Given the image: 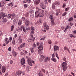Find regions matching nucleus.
<instances>
[{
  "label": "nucleus",
  "mask_w": 76,
  "mask_h": 76,
  "mask_svg": "<svg viewBox=\"0 0 76 76\" xmlns=\"http://www.w3.org/2000/svg\"><path fill=\"white\" fill-rule=\"evenodd\" d=\"M69 9H70V8H69V7H68L66 8L65 9L66 12H67V11H68V10H69Z\"/></svg>",
  "instance_id": "obj_53"
},
{
  "label": "nucleus",
  "mask_w": 76,
  "mask_h": 76,
  "mask_svg": "<svg viewBox=\"0 0 76 76\" xmlns=\"http://www.w3.org/2000/svg\"><path fill=\"white\" fill-rule=\"evenodd\" d=\"M45 27V28L47 30H48V29H49V26H48V25Z\"/></svg>",
  "instance_id": "obj_52"
},
{
  "label": "nucleus",
  "mask_w": 76,
  "mask_h": 76,
  "mask_svg": "<svg viewBox=\"0 0 76 76\" xmlns=\"http://www.w3.org/2000/svg\"><path fill=\"white\" fill-rule=\"evenodd\" d=\"M22 25V20H20L18 22V25L19 26Z\"/></svg>",
  "instance_id": "obj_26"
},
{
  "label": "nucleus",
  "mask_w": 76,
  "mask_h": 76,
  "mask_svg": "<svg viewBox=\"0 0 76 76\" xmlns=\"http://www.w3.org/2000/svg\"><path fill=\"white\" fill-rule=\"evenodd\" d=\"M51 59L52 60V61H54V62H56L57 61V60L56 59H55V58L53 57H52Z\"/></svg>",
  "instance_id": "obj_31"
},
{
  "label": "nucleus",
  "mask_w": 76,
  "mask_h": 76,
  "mask_svg": "<svg viewBox=\"0 0 76 76\" xmlns=\"http://www.w3.org/2000/svg\"><path fill=\"white\" fill-rule=\"evenodd\" d=\"M73 20V17H71L69 18L68 19V21L69 22H71L72 20Z\"/></svg>",
  "instance_id": "obj_28"
},
{
  "label": "nucleus",
  "mask_w": 76,
  "mask_h": 76,
  "mask_svg": "<svg viewBox=\"0 0 76 76\" xmlns=\"http://www.w3.org/2000/svg\"><path fill=\"white\" fill-rule=\"evenodd\" d=\"M21 64L22 65L24 64L25 62V58H23L20 61Z\"/></svg>",
  "instance_id": "obj_15"
},
{
  "label": "nucleus",
  "mask_w": 76,
  "mask_h": 76,
  "mask_svg": "<svg viewBox=\"0 0 76 76\" xmlns=\"http://www.w3.org/2000/svg\"><path fill=\"white\" fill-rule=\"evenodd\" d=\"M66 15H67V12H66L62 14V16H66Z\"/></svg>",
  "instance_id": "obj_35"
},
{
  "label": "nucleus",
  "mask_w": 76,
  "mask_h": 76,
  "mask_svg": "<svg viewBox=\"0 0 76 76\" xmlns=\"http://www.w3.org/2000/svg\"><path fill=\"white\" fill-rule=\"evenodd\" d=\"M69 35L71 38H76V36H74L72 34H69Z\"/></svg>",
  "instance_id": "obj_32"
},
{
  "label": "nucleus",
  "mask_w": 76,
  "mask_h": 76,
  "mask_svg": "<svg viewBox=\"0 0 76 76\" xmlns=\"http://www.w3.org/2000/svg\"><path fill=\"white\" fill-rule=\"evenodd\" d=\"M50 60V57H46L44 60V62H47L48 61Z\"/></svg>",
  "instance_id": "obj_17"
},
{
  "label": "nucleus",
  "mask_w": 76,
  "mask_h": 76,
  "mask_svg": "<svg viewBox=\"0 0 76 76\" xmlns=\"http://www.w3.org/2000/svg\"><path fill=\"white\" fill-rule=\"evenodd\" d=\"M54 17V15H50L49 18L51 20V22H52V23L53 25H54V21H53V18Z\"/></svg>",
  "instance_id": "obj_8"
},
{
  "label": "nucleus",
  "mask_w": 76,
  "mask_h": 76,
  "mask_svg": "<svg viewBox=\"0 0 76 76\" xmlns=\"http://www.w3.org/2000/svg\"><path fill=\"white\" fill-rule=\"evenodd\" d=\"M35 38L34 37H30V38L28 39V42H32L34 40H35Z\"/></svg>",
  "instance_id": "obj_7"
},
{
  "label": "nucleus",
  "mask_w": 76,
  "mask_h": 76,
  "mask_svg": "<svg viewBox=\"0 0 76 76\" xmlns=\"http://www.w3.org/2000/svg\"><path fill=\"white\" fill-rule=\"evenodd\" d=\"M48 25H47V22H45L43 24V26L44 27H45L46 26H47Z\"/></svg>",
  "instance_id": "obj_46"
},
{
  "label": "nucleus",
  "mask_w": 76,
  "mask_h": 76,
  "mask_svg": "<svg viewBox=\"0 0 76 76\" xmlns=\"http://www.w3.org/2000/svg\"><path fill=\"white\" fill-rule=\"evenodd\" d=\"M67 50L69 53H70V51L69 50V48H67Z\"/></svg>",
  "instance_id": "obj_62"
},
{
  "label": "nucleus",
  "mask_w": 76,
  "mask_h": 76,
  "mask_svg": "<svg viewBox=\"0 0 76 76\" xmlns=\"http://www.w3.org/2000/svg\"><path fill=\"white\" fill-rule=\"evenodd\" d=\"M29 13H34V11L32 10H30L29 11Z\"/></svg>",
  "instance_id": "obj_44"
},
{
  "label": "nucleus",
  "mask_w": 76,
  "mask_h": 76,
  "mask_svg": "<svg viewBox=\"0 0 76 76\" xmlns=\"http://www.w3.org/2000/svg\"><path fill=\"white\" fill-rule=\"evenodd\" d=\"M54 51H57V50H60L58 46L56 45L54 46Z\"/></svg>",
  "instance_id": "obj_16"
},
{
  "label": "nucleus",
  "mask_w": 76,
  "mask_h": 76,
  "mask_svg": "<svg viewBox=\"0 0 76 76\" xmlns=\"http://www.w3.org/2000/svg\"><path fill=\"white\" fill-rule=\"evenodd\" d=\"M17 23V21L16 20L14 19L13 20V23H14V24H15V25H16Z\"/></svg>",
  "instance_id": "obj_38"
},
{
  "label": "nucleus",
  "mask_w": 76,
  "mask_h": 76,
  "mask_svg": "<svg viewBox=\"0 0 76 76\" xmlns=\"http://www.w3.org/2000/svg\"><path fill=\"white\" fill-rule=\"evenodd\" d=\"M38 75L39 76H43V74L41 71L39 72Z\"/></svg>",
  "instance_id": "obj_30"
},
{
  "label": "nucleus",
  "mask_w": 76,
  "mask_h": 76,
  "mask_svg": "<svg viewBox=\"0 0 76 76\" xmlns=\"http://www.w3.org/2000/svg\"><path fill=\"white\" fill-rule=\"evenodd\" d=\"M12 53L13 54V56H14V57H16V56H17V53L16 52L14 51Z\"/></svg>",
  "instance_id": "obj_27"
},
{
  "label": "nucleus",
  "mask_w": 76,
  "mask_h": 76,
  "mask_svg": "<svg viewBox=\"0 0 76 76\" xmlns=\"http://www.w3.org/2000/svg\"><path fill=\"white\" fill-rule=\"evenodd\" d=\"M14 26L12 25L11 26V31H12L13 30V29H14Z\"/></svg>",
  "instance_id": "obj_42"
},
{
  "label": "nucleus",
  "mask_w": 76,
  "mask_h": 76,
  "mask_svg": "<svg viewBox=\"0 0 76 76\" xmlns=\"http://www.w3.org/2000/svg\"><path fill=\"white\" fill-rule=\"evenodd\" d=\"M26 70H28V71H29V70H31V67H27Z\"/></svg>",
  "instance_id": "obj_48"
},
{
  "label": "nucleus",
  "mask_w": 76,
  "mask_h": 76,
  "mask_svg": "<svg viewBox=\"0 0 76 76\" xmlns=\"http://www.w3.org/2000/svg\"><path fill=\"white\" fill-rule=\"evenodd\" d=\"M27 2L28 3H30L31 2V0H27Z\"/></svg>",
  "instance_id": "obj_55"
},
{
  "label": "nucleus",
  "mask_w": 76,
  "mask_h": 76,
  "mask_svg": "<svg viewBox=\"0 0 76 76\" xmlns=\"http://www.w3.org/2000/svg\"><path fill=\"white\" fill-rule=\"evenodd\" d=\"M12 37H10L9 38V42H11L12 40Z\"/></svg>",
  "instance_id": "obj_34"
},
{
  "label": "nucleus",
  "mask_w": 76,
  "mask_h": 76,
  "mask_svg": "<svg viewBox=\"0 0 76 76\" xmlns=\"http://www.w3.org/2000/svg\"><path fill=\"white\" fill-rule=\"evenodd\" d=\"M74 18H76V15H74L73 16Z\"/></svg>",
  "instance_id": "obj_64"
},
{
  "label": "nucleus",
  "mask_w": 76,
  "mask_h": 76,
  "mask_svg": "<svg viewBox=\"0 0 76 76\" xmlns=\"http://www.w3.org/2000/svg\"><path fill=\"white\" fill-rule=\"evenodd\" d=\"M20 29L21 30H22L23 29V32H24L25 33H26L27 32L26 30V29H25V27H24L23 25H22L21 26Z\"/></svg>",
  "instance_id": "obj_10"
},
{
  "label": "nucleus",
  "mask_w": 76,
  "mask_h": 76,
  "mask_svg": "<svg viewBox=\"0 0 76 76\" xmlns=\"http://www.w3.org/2000/svg\"><path fill=\"white\" fill-rule=\"evenodd\" d=\"M3 23H6L7 22V19L6 18H4L2 20Z\"/></svg>",
  "instance_id": "obj_21"
},
{
  "label": "nucleus",
  "mask_w": 76,
  "mask_h": 76,
  "mask_svg": "<svg viewBox=\"0 0 76 76\" xmlns=\"http://www.w3.org/2000/svg\"><path fill=\"white\" fill-rule=\"evenodd\" d=\"M16 31H17L18 32H19L20 31V29L19 28H17L16 29Z\"/></svg>",
  "instance_id": "obj_56"
},
{
  "label": "nucleus",
  "mask_w": 76,
  "mask_h": 76,
  "mask_svg": "<svg viewBox=\"0 0 76 76\" xmlns=\"http://www.w3.org/2000/svg\"><path fill=\"white\" fill-rule=\"evenodd\" d=\"M15 13L12 14V19H13L15 18Z\"/></svg>",
  "instance_id": "obj_37"
},
{
  "label": "nucleus",
  "mask_w": 76,
  "mask_h": 76,
  "mask_svg": "<svg viewBox=\"0 0 76 76\" xmlns=\"http://www.w3.org/2000/svg\"><path fill=\"white\" fill-rule=\"evenodd\" d=\"M22 20L23 21L25 22V23L26 26H29V19L28 18L26 19L24 17H22Z\"/></svg>",
  "instance_id": "obj_3"
},
{
  "label": "nucleus",
  "mask_w": 76,
  "mask_h": 76,
  "mask_svg": "<svg viewBox=\"0 0 76 76\" xmlns=\"http://www.w3.org/2000/svg\"><path fill=\"white\" fill-rule=\"evenodd\" d=\"M31 31H35V28H34L33 27H31Z\"/></svg>",
  "instance_id": "obj_41"
},
{
  "label": "nucleus",
  "mask_w": 76,
  "mask_h": 76,
  "mask_svg": "<svg viewBox=\"0 0 76 76\" xmlns=\"http://www.w3.org/2000/svg\"><path fill=\"white\" fill-rule=\"evenodd\" d=\"M59 5H60V3L58 1H55L53 4H52V8L53 9H55L56 7Z\"/></svg>",
  "instance_id": "obj_5"
},
{
  "label": "nucleus",
  "mask_w": 76,
  "mask_h": 76,
  "mask_svg": "<svg viewBox=\"0 0 76 76\" xmlns=\"http://www.w3.org/2000/svg\"><path fill=\"white\" fill-rule=\"evenodd\" d=\"M13 64V61L12 60H11L10 61V64Z\"/></svg>",
  "instance_id": "obj_61"
},
{
  "label": "nucleus",
  "mask_w": 76,
  "mask_h": 76,
  "mask_svg": "<svg viewBox=\"0 0 76 76\" xmlns=\"http://www.w3.org/2000/svg\"><path fill=\"white\" fill-rule=\"evenodd\" d=\"M4 18V17L3 16V15H0V19H3Z\"/></svg>",
  "instance_id": "obj_47"
},
{
  "label": "nucleus",
  "mask_w": 76,
  "mask_h": 76,
  "mask_svg": "<svg viewBox=\"0 0 76 76\" xmlns=\"http://www.w3.org/2000/svg\"><path fill=\"white\" fill-rule=\"evenodd\" d=\"M39 50H38V53L39 54H41V52L43 50V45H42V42L41 43L40 45L38 48Z\"/></svg>",
  "instance_id": "obj_4"
},
{
  "label": "nucleus",
  "mask_w": 76,
  "mask_h": 76,
  "mask_svg": "<svg viewBox=\"0 0 76 76\" xmlns=\"http://www.w3.org/2000/svg\"><path fill=\"white\" fill-rule=\"evenodd\" d=\"M12 48H11V47H10L9 48H8V50L9 51H11L12 50Z\"/></svg>",
  "instance_id": "obj_59"
},
{
  "label": "nucleus",
  "mask_w": 76,
  "mask_h": 76,
  "mask_svg": "<svg viewBox=\"0 0 76 76\" xmlns=\"http://www.w3.org/2000/svg\"><path fill=\"white\" fill-rule=\"evenodd\" d=\"M67 47H64V50H67Z\"/></svg>",
  "instance_id": "obj_63"
},
{
  "label": "nucleus",
  "mask_w": 76,
  "mask_h": 76,
  "mask_svg": "<svg viewBox=\"0 0 76 76\" xmlns=\"http://www.w3.org/2000/svg\"><path fill=\"white\" fill-rule=\"evenodd\" d=\"M63 60L64 61H65V62H66V63L67 62V61L66 60V58H65L64 57L63 58Z\"/></svg>",
  "instance_id": "obj_43"
},
{
  "label": "nucleus",
  "mask_w": 76,
  "mask_h": 76,
  "mask_svg": "<svg viewBox=\"0 0 76 76\" xmlns=\"http://www.w3.org/2000/svg\"><path fill=\"white\" fill-rule=\"evenodd\" d=\"M67 63L66 62H63L61 64L62 67L64 71H65L67 69Z\"/></svg>",
  "instance_id": "obj_6"
},
{
  "label": "nucleus",
  "mask_w": 76,
  "mask_h": 76,
  "mask_svg": "<svg viewBox=\"0 0 76 76\" xmlns=\"http://www.w3.org/2000/svg\"><path fill=\"white\" fill-rule=\"evenodd\" d=\"M5 4V1L4 0H2L0 2V6L1 7H3L4 6Z\"/></svg>",
  "instance_id": "obj_11"
},
{
  "label": "nucleus",
  "mask_w": 76,
  "mask_h": 76,
  "mask_svg": "<svg viewBox=\"0 0 76 76\" xmlns=\"http://www.w3.org/2000/svg\"><path fill=\"white\" fill-rule=\"evenodd\" d=\"M18 40H19V41L18 43V45H19V44H21L22 42V39H20V36L19 37Z\"/></svg>",
  "instance_id": "obj_19"
},
{
  "label": "nucleus",
  "mask_w": 76,
  "mask_h": 76,
  "mask_svg": "<svg viewBox=\"0 0 76 76\" xmlns=\"http://www.w3.org/2000/svg\"><path fill=\"white\" fill-rule=\"evenodd\" d=\"M66 29H69V28H70V26H67L66 28Z\"/></svg>",
  "instance_id": "obj_58"
},
{
  "label": "nucleus",
  "mask_w": 76,
  "mask_h": 76,
  "mask_svg": "<svg viewBox=\"0 0 76 76\" xmlns=\"http://www.w3.org/2000/svg\"><path fill=\"white\" fill-rule=\"evenodd\" d=\"M33 48H35L36 47V44L35 43H34L32 45Z\"/></svg>",
  "instance_id": "obj_33"
},
{
  "label": "nucleus",
  "mask_w": 76,
  "mask_h": 76,
  "mask_svg": "<svg viewBox=\"0 0 76 76\" xmlns=\"http://www.w3.org/2000/svg\"><path fill=\"white\" fill-rule=\"evenodd\" d=\"M36 10L35 12V16L36 17H43L44 16V10L41 9H39V8L36 7Z\"/></svg>",
  "instance_id": "obj_1"
},
{
  "label": "nucleus",
  "mask_w": 76,
  "mask_h": 76,
  "mask_svg": "<svg viewBox=\"0 0 76 76\" xmlns=\"http://www.w3.org/2000/svg\"><path fill=\"white\" fill-rule=\"evenodd\" d=\"M12 44L13 45H15V40L14 39L12 40Z\"/></svg>",
  "instance_id": "obj_40"
},
{
  "label": "nucleus",
  "mask_w": 76,
  "mask_h": 76,
  "mask_svg": "<svg viewBox=\"0 0 76 76\" xmlns=\"http://www.w3.org/2000/svg\"><path fill=\"white\" fill-rule=\"evenodd\" d=\"M12 15L11 14H10L8 15L7 16V17L9 19H10V18H11V17H12Z\"/></svg>",
  "instance_id": "obj_29"
},
{
  "label": "nucleus",
  "mask_w": 76,
  "mask_h": 76,
  "mask_svg": "<svg viewBox=\"0 0 76 76\" xmlns=\"http://www.w3.org/2000/svg\"><path fill=\"white\" fill-rule=\"evenodd\" d=\"M27 2V0H24L23 3H26Z\"/></svg>",
  "instance_id": "obj_60"
},
{
  "label": "nucleus",
  "mask_w": 76,
  "mask_h": 76,
  "mask_svg": "<svg viewBox=\"0 0 76 76\" xmlns=\"http://www.w3.org/2000/svg\"><path fill=\"white\" fill-rule=\"evenodd\" d=\"M26 58H27V62L28 64H29L30 66H33V64H35V62L32 60H31V58H28V56H26Z\"/></svg>",
  "instance_id": "obj_2"
},
{
  "label": "nucleus",
  "mask_w": 76,
  "mask_h": 76,
  "mask_svg": "<svg viewBox=\"0 0 76 76\" xmlns=\"http://www.w3.org/2000/svg\"><path fill=\"white\" fill-rule=\"evenodd\" d=\"M26 44L25 43H22L20 45V48H23L24 47H25Z\"/></svg>",
  "instance_id": "obj_24"
},
{
  "label": "nucleus",
  "mask_w": 76,
  "mask_h": 76,
  "mask_svg": "<svg viewBox=\"0 0 76 76\" xmlns=\"http://www.w3.org/2000/svg\"><path fill=\"white\" fill-rule=\"evenodd\" d=\"M6 66H3L2 67V71L3 73H4L5 72H6Z\"/></svg>",
  "instance_id": "obj_13"
},
{
  "label": "nucleus",
  "mask_w": 76,
  "mask_h": 76,
  "mask_svg": "<svg viewBox=\"0 0 76 76\" xmlns=\"http://www.w3.org/2000/svg\"><path fill=\"white\" fill-rule=\"evenodd\" d=\"M24 8H28V4H24Z\"/></svg>",
  "instance_id": "obj_39"
},
{
  "label": "nucleus",
  "mask_w": 76,
  "mask_h": 76,
  "mask_svg": "<svg viewBox=\"0 0 76 76\" xmlns=\"http://www.w3.org/2000/svg\"><path fill=\"white\" fill-rule=\"evenodd\" d=\"M5 41L7 44H9V41L8 40V38H5Z\"/></svg>",
  "instance_id": "obj_23"
},
{
  "label": "nucleus",
  "mask_w": 76,
  "mask_h": 76,
  "mask_svg": "<svg viewBox=\"0 0 76 76\" xmlns=\"http://www.w3.org/2000/svg\"><path fill=\"white\" fill-rule=\"evenodd\" d=\"M23 53H25V54H28V52H27V51L26 50H23Z\"/></svg>",
  "instance_id": "obj_49"
},
{
  "label": "nucleus",
  "mask_w": 76,
  "mask_h": 76,
  "mask_svg": "<svg viewBox=\"0 0 76 76\" xmlns=\"http://www.w3.org/2000/svg\"><path fill=\"white\" fill-rule=\"evenodd\" d=\"M8 6H10L11 7H12L13 6V3L12 2L8 4Z\"/></svg>",
  "instance_id": "obj_25"
},
{
  "label": "nucleus",
  "mask_w": 76,
  "mask_h": 76,
  "mask_svg": "<svg viewBox=\"0 0 76 76\" xmlns=\"http://www.w3.org/2000/svg\"><path fill=\"white\" fill-rule=\"evenodd\" d=\"M1 15H2V16L4 18V17H7V15L6 14L4 13L3 12H1Z\"/></svg>",
  "instance_id": "obj_22"
},
{
  "label": "nucleus",
  "mask_w": 76,
  "mask_h": 76,
  "mask_svg": "<svg viewBox=\"0 0 76 76\" xmlns=\"http://www.w3.org/2000/svg\"><path fill=\"white\" fill-rule=\"evenodd\" d=\"M39 5L42 9H46V8H47L45 5L43 3H40Z\"/></svg>",
  "instance_id": "obj_9"
},
{
  "label": "nucleus",
  "mask_w": 76,
  "mask_h": 76,
  "mask_svg": "<svg viewBox=\"0 0 76 76\" xmlns=\"http://www.w3.org/2000/svg\"><path fill=\"white\" fill-rule=\"evenodd\" d=\"M46 38V37H42L40 39V40L41 41L42 40H44V39H45Z\"/></svg>",
  "instance_id": "obj_36"
},
{
  "label": "nucleus",
  "mask_w": 76,
  "mask_h": 76,
  "mask_svg": "<svg viewBox=\"0 0 76 76\" xmlns=\"http://www.w3.org/2000/svg\"><path fill=\"white\" fill-rule=\"evenodd\" d=\"M34 48H32L31 49V52L32 53H33L34 52Z\"/></svg>",
  "instance_id": "obj_50"
},
{
  "label": "nucleus",
  "mask_w": 76,
  "mask_h": 76,
  "mask_svg": "<svg viewBox=\"0 0 76 76\" xmlns=\"http://www.w3.org/2000/svg\"><path fill=\"white\" fill-rule=\"evenodd\" d=\"M34 34V31H31L30 34V37H34V35L33 34Z\"/></svg>",
  "instance_id": "obj_20"
},
{
  "label": "nucleus",
  "mask_w": 76,
  "mask_h": 76,
  "mask_svg": "<svg viewBox=\"0 0 76 76\" xmlns=\"http://www.w3.org/2000/svg\"><path fill=\"white\" fill-rule=\"evenodd\" d=\"M30 17L31 18H33L34 17V14H31V15H30Z\"/></svg>",
  "instance_id": "obj_54"
},
{
  "label": "nucleus",
  "mask_w": 76,
  "mask_h": 76,
  "mask_svg": "<svg viewBox=\"0 0 76 76\" xmlns=\"http://www.w3.org/2000/svg\"><path fill=\"white\" fill-rule=\"evenodd\" d=\"M44 3L46 5H47V4H48V2L47 1V0H45V1Z\"/></svg>",
  "instance_id": "obj_45"
},
{
  "label": "nucleus",
  "mask_w": 76,
  "mask_h": 76,
  "mask_svg": "<svg viewBox=\"0 0 76 76\" xmlns=\"http://www.w3.org/2000/svg\"><path fill=\"white\" fill-rule=\"evenodd\" d=\"M48 42L49 44H51V43H52V42L51 40H48Z\"/></svg>",
  "instance_id": "obj_51"
},
{
  "label": "nucleus",
  "mask_w": 76,
  "mask_h": 76,
  "mask_svg": "<svg viewBox=\"0 0 76 76\" xmlns=\"http://www.w3.org/2000/svg\"><path fill=\"white\" fill-rule=\"evenodd\" d=\"M40 3V0H36L34 2V4L35 5H38Z\"/></svg>",
  "instance_id": "obj_12"
},
{
  "label": "nucleus",
  "mask_w": 76,
  "mask_h": 76,
  "mask_svg": "<svg viewBox=\"0 0 76 76\" xmlns=\"http://www.w3.org/2000/svg\"><path fill=\"white\" fill-rule=\"evenodd\" d=\"M16 73L17 75L20 76V75H21V74H22V71H18Z\"/></svg>",
  "instance_id": "obj_18"
},
{
  "label": "nucleus",
  "mask_w": 76,
  "mask_h": 76,
  "mask_svg": "<svg viewBox=\"0 0 76 76\" xmlns=\"http://www.w3.org/2000/svg\"><path fill=\"white\" fill-rule=\"evenodd\" d=\"M65 7H66V3H64L63 4V8H64Z\"/></svg>",
  "instance_id": "obj_57"
},
{
  "label": "nucleus",
  "mask_w": 76,
  "mask_h": 76,
  "mask_svg": "<svg viewBox=\"0 0 76 76\" xmlns=\"http://www.w3.org/2000/svg\"><path fill=\"white\" fill-rule=\"evenodd\" d=\"M55 56H56V57H57L58 59H59V58L58 57V55L57 53H53L52 56V57H55Z\"/></svg>",
  "instance_id": "obj_14"
}]
</instances>
